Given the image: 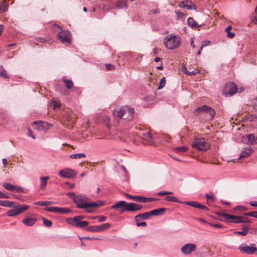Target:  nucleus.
I'll return each mask as SVG.
<instances>
[{
    "instance_id": "nucleus-1",
    "label": "nucleus",
    "mask_w": 257,
    "mask_h": 257,
    "mask_svg": "<svg viewBox=\"0 0 257 257\" xmlns=\"http://www.w3.org/2000/svg\"><path fill=\"white\" fill-rule=\"evenodd\" d=\"M113 113L115 118L130 121L133 119L135 112L134 108L125 105L114 109Z\"/></svg>"
},
{
    "instance_id": "nucleus-2",
    "label": "nucleus",
    "mask_w": 257,
    "mask_h": 257,
    "mask_svg": "<svg viewBox=\"0 0 257 257\" xmlns=\"http://www.w3.org/2000/svg\"><path fill=\"white\" fill-rule=\"evenodd\" d=\"M112 209L119 208L120 210V213H123L125 211L135 212L141 210L143 206L141 204L133 202H126L125 201H119L111 206Z\"/></svg>"
},
{
    "instance_id": "nucleus-3",
    "label": "nucleus",
    "mask_w": 257,
    "mask_h": 257,
    "mask_svg": "<svg viewBox=\"0 0 257 257\" xmlns=\"http://www.w3.org/2000/svg\"><path fill=\"white\" fill-rule=\"evenodd\" d=\"M167 201L176 202L178 203H184L185 204L191 206L193 207L201 209L203 210H208V208L205 205H203L197 201H185L184 203L180 201L177 197L172 196H167L165 197Z\"/></svg>"
},
{
    "instance_id": "nucleus-4",
    "label": "nucleus",
    "mask_w": 257,
    "mask_h": 257,
    "mask_svg": "<svg viewBox=\"0 0 257 257\" xmlns=\"http://www.w3.org/2000/svg\"><path fill=\"white\" fill-rule=\"evenodd\" d=\"M181 39L179 36L175 35H168L166 37L164 40V45L169 49H176L179 47Z\"/></svg>"
},
{
    "instance_id": "nucleus-5",
    "label": "nucleus",
    "mask_w": 257,
    "mask_h": 257,
    "mask_svg": "<svg viewBox=\"0 0 257 257\" xmlns=\"http://www.w3.org/2000/svg\"><path fill=\"white\" fill-rule=\"evenodd\" d=\"M193 147L200 151H206L209 148V144L204 138L196 139L192 144Z\"/></svg>"
},
{
    "instance_id": "nucleus-6",
    "label": "nucleus",
    "mask_w": 257,
    "mask_h": 257,
    "mask_svg": "<svg viewBox=\"0 0 257 257\" xmlns=\"http://www.w3.org/2000/svg\"><path fill=\"white\" fill-rule=\"evenodd\" d=\"M238 249L242 253L247 254H252L255 251L257 252V248L254 243H251L248 245L245 243H242L239 245Z\"/></svg>"
},
{
    "instance_id": "nucleus-7",
    "label": "nucleus",
    "mask_w": 257,
    "mask_h": 257,
    "mask_svg": "<svg viewBox=\"0 0 257 257\" xmlns=\"http://www.w3.org/2000/svg\"><path fill=\"white\" fill-rule=\"evenodd\" d=\"M71 33L67 30H62L57 34V37L65 45H70L71 43Z\"/></svg>"
},
{
    "instance_id": "nucleus-8",
    "label": "nucleus",
    "mask_w": 257,
    "mask_h": 257,
    "mask_svg": "<svg viewBox=\"0 0 257 257\" xmlns=\"http://www.w3.org/2000/svg\"><path fill=\"white\" fill-rule=\"evenodd\" d=\"M17 205L18 204L17 203ZM14 208L13 209H10L7 212V215L9 216H14L17 215H18L27 210L29 206L27 205H17L13 206Z\"/></svg>"
},
{
    "instance_id": "nucleus-9",
    "label": "nucleus",
    "mask_w": 257,
    "mask_h": 257,
    "mask_svg": "<svg viewBox=\"0 0 257 257\" xmlns=\"http://www.w3.org/2000/svg\"><path fill=\"white\" fill-rule=\"evenodd\" d=\"M237 85L232 82H229L225 84L223 92L226 96H231L237 92Z\"/></svg>"
},
{
    "instance_id": "nucleus-10",
    "label": "nucleus",
    "mask_w": 257,
    "mask_h": 257,
    "mask_svg": "<svg viewBox=\"0 0 257 257\" xmlns=\"http://www.w3.org/2000/svg\"><path fill=\"white\" fill-rule=\"evenodd\" d=\"M32 126L34 128L39 131L47 130L52 127L51 124L50 123L42 121L39 122L35 121L33 122Z\"/></svg>"
},
{
    "instance_id": "nucleus-11",
    "label": "nucleus",
    "mask_w": 257,
    "mask_h": 257,
    "mask_svg": "<svg viewBox=\"0 0 257 257\" xmlns=\"http://www.w3.org/2000/svg\"><path fill=\"white\" fill-rule=\"evenodd\" d=\"M196 249V244L192 243H186L181 248V252L185 255L190 254Z\"/></svg>"
},
{
    "instance_id": "nucleus-12",
    "label": "nucleus",
    "mask_w": 257,
    "mask_h": 257,
    "mask_svg": "<svg viewBox=\"0 0 257 257\" xmlns=\"http://www.w3.org/2000/svg\"><path fill=\"white\" fill-rule=\"evenodd\" d=\"M67 195L73 199L74 203L76 204L77 207L78 208H80L78 207L79 205L86 203V202H83V196L81 195H76L74 192H68L67 193Z\"/></svg>"
},
{
    "instance_id": "nucleus-13",
    "label": "nucleus",
    "mask_w": 257,
    "mask_h": 257,
    "mask_svg": "<svg viewBox=\"0 0 257 257\" xmlns=\"http://www.w3.org/2000/svg\"><path fill=\"white\" fill-rule=\"evenodd\" d=\"M59 174L61 177L67 178H72L76 175V172L74 170L69 168L61 170Z\"/></svg>"
},
{
    "instance_id": "nucleus-14",
    "label": "nucleus",
    "mask_w": 257,
    "mask_h": 257,
    "mask_svg": "<svg viewBox=\"0 0 257 257\" xmlns=\"http://www.w3.org/2000/svg\"><path fill=\"white\" fill-rule=\"evenodd\" d=\"M242 141L243 143L253 145L255 144V136L253 134H250L248 135H246L242 138Z\"/></svg>"
},
{
    "instance_id": "nucleus-15",
    "label": "nucleus",
    "mask_w": 257,
    "mask_h": 257,
    "mask_svg": "<svg viewBox=\"0 0 257 257\" xmlns=\"http://www.w3.org/2000/svg\"><path fill=\"white\" fill-rule=\"evenodd\" d=\"M142 138L144 141H146V144H152L154 142V139L153 138L152 135L149 132L143 133Z\"/></svg>"
},
{
    "instance_id": "nucleus-16",
    "label": "nucleus",
    "mask_w": 257,
    "mask_h": 257,
    "mask_svg": "<svg viewBox=\"0 0 257 257\" xmlns=\"http://www.w3.org/2000/svg\"><path fill=\"white\" fill-rule=\"evenodd\" d=\"M37 221V218L34 216L26 218L22 220V222L27 226H33Z\"/></svg>"
},
{
    "instance_id": "nucleus-17",
    "label": "nucleus",
    "mask_w": 257,
    "mask_h": 257,
    "mask_svg": "<svg viewBox=\"0 0 257 257\" xmlns=\"http://www.w3.org/2000/svg\"><path fill=\"white\" fill-rule=\"evenodd\" d=\"M252 152V148L251 147L244 148L240 154L239 159L246 158L249 156Z\"/></svg>"
},
{
    "instance_id": "nucleus-18",
    "label": "nucleus",
    "mask_w": 257,
    "mask_h": 257,
    "mask_svg": "<svg viewBox=\"0 0 257 257\" xmlns=\"http://www.w3.org/2000/svg\"><path fill=\"white\" fill-rule=\"evenodd\" d=\"M241 216L229 214L228 220L227 221L229 223H241Z\"/></svg>"
},
{
    "instance_id": "nucleus-19",
    "label": "nucleus",
    "mask_w": 257,
    "mask_h": 257,
    "mask_svg": "<svg viewBox=\"0 0 257 257\" xmlns=\"http://www.w3.org/2000/svg\"><path fill=\"white\" fill-rule=\"evenodd\" d=\"M104 205L103 203H102L101 204H97L95 202H93L92 203H87L86 202V203H84L83 204H81L79 205V207L80 208H87L88 207H98L100 206H103Z\"/></svg>"
},
{
    "instance_id": "nucleus-20",
    "label": "nucleus",
    "mask_w": 257,
    "mask_h": 257,
    "mask_svg": "<svg viewBox=\"0 0 257 257\" xmlns=\"http://www.w3.org/2000/svg\"><path fill=\"white\" fill-rule=\"evenodd\" d=\"M187 24L190 27L195 29H199L202 26V24L199 25L192 17L188 19Z\"/></svg>"
},
{
    "instance_id": "nucleus-21",
    "label": "nucleus",
    "mask_w": 257,
    "mask_h": 257,
    "mask_svg": "<svg viewBox=\"0 0 257 257\" xmlns=\"http://www.w3.org/2000/svg\"><path fill=\"white\" fill-rule=\"evenodd\" d=\"M166 210V208H158L150 211L149 213L150 214L151 216H159L164 214Z\"/></svg>"
},
{
    "instance_id": "nucleus-22",
    "label": "nucleus",
    "mask_w": 257,
    "mask_h": 257,
    "mask_svg": "<svg viewBox=\"0 0 257 257\" xmlns=\"http://www.w3.org/2000/svg\"><path fill=\"white\" fill-rule=\"evenodd\" d=\"M63 83L65 84L66 88L68 89H72L73 91H76L78 90V88L73 87V83L72 80L65 79L63 80Z\"/></svg>"
},
{
    "instance_id": "nucleus-23",
    "label": "nucleus",
    "mask_w": 257,
    "mask_h": 257,
    "mask_svg": "<svg viewBox=\"0 0 257 257\" xmlns=\"http://www.w3.org/2000/svg\"><path fill=\"white\" fill-rule=\"evenodd\" d=\"M151 217V215L149 212H145L142 214H139L136 216V221H140V220H146L149 218Z\"/></svg>"
},
{
    "instance_id": "nucleus-24",
    "label": "nucleus",
    "mask_w": 257,
    "mask_h": 257,
    "mask_svg": "<svg viewBox=\"0 0 257 257\" xmlns=\"http://www.w3.org/2000/svg\"><path fill=\"white\" fill-rule=\"evenodd\" d=\"M17 204V202L11 201L9 200H0V206L7 207H12L14 205Z\"/></svg>"
},
{
    "instance_id": "nucleus-25",
    "label": "nucleus",
    "mask_w": 257,
    "mask_h": 257,
    "mask_svg": "<svg viewBox=\"0 0 257 257\" xmlns=\"http://www.w3.org/2000/svg\"><path fill=\"white\" fill-rule=\"evenodd\" d=\"M84 218V216L83 215H78L74 217L73 218H68L66 221L68 223H73L74 222H76L81 221V220L83 219Z\"/></svg>"
},
{
    "instance_id": "nucleus-26",
    "label": "nucleus",
    "mask_w": 257,
    "mask_h": 257,
    "mask_svg": "<svg viewBox=\"0 0 257 257\" xmlns=\"http://www.w3.org/2000/svg\"><path fill=\"white\" fill-rule=\"evenodd\" d=\"M88 222L87 221H80L74 222L73 223H69L76 227L84 228L88 225Z\"/></svg>"
},
{
    "instance_id": "nucleus-27",
    "label": "nucleus",
    "mask_w": 257,
    "mask_h": 257,
    "mask_svg": "<svg viewBox=\"0 0 257 257\" xmlns=\"http://www.w3.org/2000/svg\"><path fill=\"white\" fill-rule=\"evenodd\" d=\"M126 196L128 198L133 199V200L140 202V203H144V197L141 196H133L130 195L128 194H126Z\"/></svg>"
},
{
    "instance_id": "nucleus-28",
    "label": "nucleus",
    "mask_w": 257,
    "mask_h": 257,
    "mask_svg": "<svg viewBox=\"0 0 257 257\" xmlns=\"http://www.w3.org/2000/svg\"><path fill=\"white\" fill-rule=\"evenodd\" d=\"M181 5V7L186 8L188 10L196 9L195 6L192 3L188 1L182 2Z\"/></svg>"
},
{
    "instance_id": "nucleus-29",
    "label": "nucleus",
    "mask_w": 257,
    "mask_h": 257,
    "mask_svg": "<svg viewBox=\"0 0 257 257\" xmlns=\"http://www.w3.org/2000/svg\"><path fill=\"white\" fill-rule=\"evenodd\" d=\"M49 179V176H45L40 177L41 184L40 188L41 190H44L47 185V181Z\"/></svg>"
},
{
    "instance_id": "nucleus-30",
    "label": "nucleus",
    "mask_w": 257,
    "mask_h": 257,
    "mask_svg": "<svg viewBox=\"0 0 257 257\" xmlns=\"http://www.w3.org/2000/svg\"><path fill=\"white\" fill-rule=\"evenodd\" d=\"M209 106L206 105H203L201 106L197 107L195 109V112L197 114L205 112L206 113L208 111V108Z\"/></svg>"
},
{
    "instance_id": "nucleus-31",
    "label": "nucleus",
    "mask_w": 257,
    "mask_h": 257,
    "mask_svg": "<svg viewBox=\"0 0 257 257\" xmlns=\"http://www.w3.org/2000/svg\"><path fill=\"white\" fill-rule=\"evenodd\" d=\"M182 71L184 73H185V74H187L188 75H190V76L195 75V74H196L197 73L199 72V71L198 70H197V69H195V70H193L192 71H188L187 70V68L186 67H185V66H183V67H182Z\"/></svg>"
},
{
    "instance_id": "nucleus-32",
    "label": "nucleus",
    "mask_w": 257,
    "mask_h": 257,
    "mask_svg": "<svg viewBox=\"0 0 257 257\" xmlns=\"http://www.w3.org/2000/svg\"><path fill=\"white\" fill-rule=\"evenodd\" d=\"M115 6L118 9H123L127 7L125 0H119L116 3Z\"/></svg>"
},
{
    "instance_id": "nucleus-33",
    "label": "nucleus",
    "mask_w": 257,
    "mask_h": 257,
    "mask_svg": "<svg viewBox=\"0 0 257 257\" xmlns=\"http://www.w3.org/2000/svg\"><path fill=\"white\" fill-rule=\"evenodd\" d=\"M206 113L208 114L210 119H213L215 115V111L213 108L209 106L208 108V111L206 112Z\"/></svg>"
},
{
    "instance_id": "nucleus-34",
    "label": "nucleus",
    "mask_w": 257,
    "mask_h": 257,
    "mask_svg": "<svg viewBox=\"0 0 257 257\" xmlns=\"http://www.w3.org/2000/svg\"><path fill=\"white\" fill-rule=\"evenodd\" d=\"M0 76L4 78H9V76L3 66H0Z\"/></svg>"
},
{
    "instance_id": "nucleus-35",
    "label": "nucleus",
    "mask_w": 257,
    "mask_h": 257,
    "mask_svg": "<svg viewBox=\"0 0 257 257\" xmlns=\"http://www.w3.org/2000/svg\"><path fill=\"white\" fill-rule=\"evenodd\" d=\"M86 230L90 232H99L98 226H89L86 228Z\"/></svg>"
},
{
    "instance_id": "nucleus-36",
    "label": "nucleus",
    "mask_w": 257,
    "mask_h": 257,
    "mask_svg": "<svg viewBox=\"0 0 257 257\" xmlns=\"http://www.w3.org/2000/svg\"><path fill=\"white\" fill-rule=\"evenodd\" d=\"M85 157L86 155L84 153L72 154L70 156V158L72 159H78L81 158H84Z\"/></svg>"
},
{
    "instance_id": "nucleus-37",
    "label": "nucleus",
    "mask_w": 257,
    "mask_h": 257,
    "mask_svg": "<svg viewBox=\"0 0 257 257\" xmlns=\"http://www.w3.org/2000/svg\"><path fill=\"white\" fill-rule=\"evenodd\" d=\"M72 212V210L68 208L59 207V213L65 214Z\"/></svg>"
},
{
    "instance_id": "nucleus-38",
    "label": "nucleus",
    "mask_w": 257,
    "mask_h": 257,
    "mask_svg": "<svg viewBox=\"0 0 257 257\" xmlns=\"http://www.w3.org/2000/svg\"><path fill=\"white\" fill-rule=\"evenodd\" d=\"M3 186L7 190L9 191H14V186L15 185H12V184L9 183H4L3 184Z\"/></svg>"
},
{
    "instance_id": "nucleus-39",
    "label": "nucleus",
    "mask_w": 257,
    "mask_h": 257,
    "mask_svg": "<svg viewBox=\"0 0 257 257\" xmlns=\"http://www.w3.org/2000/svg\"><path fill=\"white\" fill-rule=\"evenodd\" d=\"M45 210L51 212L58 213L59 207H47L45 208Z\"/></svg>"
},
{
    "instance_id": "nucleus-40",
    "label": "nucleus",
    "mask_w": 257,
    "mask_h": 257,
    "mask_svg": "<svg viewBox=\"0 0 257 257\" xmlns=\"http://www.w3.org/2000/svg\"><path fill=\"white\" fill-rule=\"evenodd\" d=\"M35 205L46 206L50 205V203H49L48 201H39L34 203Z\"/></svg>"
},
{
    "instance_id": "nucleus-41",
    "label": "nucleus",
    "mask_w": 257,
    "mask_h": 257,
    "mask_svg": "<svg viewBox=\"0 0 257 257\" xmlns=\"http://www.w3.org/2000/svg\"><path fill=\"white\" fill-rule=\"evenodd\" d=\"M110 226V225L108 223H105L101 225H99L98 226L99 231V232L103 231L104 230L108 228Z\"/></svg>"
},
{
    "instance_id": "nucleus-42",
    "label": "nucleus",
    "mask_w": 257,
    "mask_h": 257,
    "mask_svg": "<svg viewBox=\"0 0 257 257\" xmlns=\"http://www.w3.org/2000/svg\"><path fill=\"white\" fill-rule=\"evenodd\" d=\"M211 43V41H208V40H206V41H203L202 42V45H201V46L200 48V50L198 52V54L199 55L201 53V51L203 48V47H206L208 45H209Z\"/></svg>"
},
{
    "instance_id": "nucleus-43",
    "label": "nucleus",
    "mask_w": 257,
    "mask_h": 257,
    "mask_svg": "<svg viewBox=\"0 0 257 257\" xmlns=\"http://www.w3.org/2000/svg\"><path fill=\"white\" fill-rule=\"evenodd\" d=\"M42 220L43 221V223L45 226L47 227H51L52 225V222L51 220H48L44 217H42Z\"/></svg>"
},
{
    "instance_id": "nucleus-44",
    "label": "nucleus",
    "mask_w": 257,
    "mask_h": 257,
    "mask_svg": "<svg viewBox=\"0 0 257 257\" xmlns=\"http://www.w3.org/2000/svg\"><path fill=\"white\" fill-rule=\"evenodd\" d=\"M216 214L219 216L224 217L226 221H228V216L229 215V214L225 213L221 211H217L216 212Z\"/></svg>"
},
{
    "instance_id": "nucleus-45",
    "label": "nucleus",
    "mask_w": 257,
    "mask_h": 257,
    "mask_svg": "<svg viewBox=\"0 0 257 257\" xmlns=\"http://www.w3.org/2000/svg\"><path fill=\"white\" fill-rule=\"evenodd\" d=\"M166 81V78L163 77L160 82V84L158 88V89H161L165 86Z\"/></svg>"
},
{
    "instance_id": "nucleus-46",
    "label": "nucleus",
    "mask_w": 257,
    "mask_h": 257,
    "mask_svg": "<svg viewBox=\"0 0 257 257\" xmlns=\"http://www.w3.org/2000/svg\"><path fill=\"white\" fill-rule=\"evenodd\" d=\"M209 225L218 228H223L224 226L221 223H207Z\"/></svg>"
},
{
    "instance_id": "nucleus-47",
    "label": "nucleus",
    "mask_w": 257,
    "mask_h": 257,
    "mask_svg": "<svg viewBox=\"0 0 257 257\" xmlns=\"http://www.w3.org/2000/svg\"><path fill=\"white\" fill-rule=\"evenodd\" d=\"M250 225L249 224H242L241 225L242 230H245L247 234L249 233Z\"/></svg>"
},
{
    "instance_id": "nucleus-48",
    "label": "nucleus",
    "mask_w": 257,
    "mask_h": 257,
    "mask_svg": "<svg viewBox=\"0 0 257 257\" xmlns=\"http://www.w3.org/2000/svg\"><path fill=\"white\" fill-rule=\"evenodd\" d=\"M234 233L238 235H241L243 236H245L247 235V233H246L245 230H241V231H236L234 232Z\"/></svg>"
},
{
    "instance_id": "nucleus-49",
    "label": "nucleus",
    "mask_w": 257,
    "mask_h": 257,
    "mask_svg": "<svg viewBox=\"0 0 257 257\" xmlns=\"http://www.w3.org/2000/svg\"><path fill=\"white\" fill-rule=\"evenodd\" d=\"M8 9V6L6 5L5 2H3L1 5H0V10L1 12H5Z\"/></svg>"
},
{
    "instance_id": "nucleus-50",
    "label": "nucleus",
    "mask_w": 257,
    "mask_h": 257,
    "mask_svg": "<svg viewBox=\"0 0 257 257\" xmlns=\"http://www.w3.org/2000/svg\"><path fill=\"white\" fill-rule=\"evenodd\" d=\"M173 192L167 191H160L157 193L158 195H170L172 194Z\"/></svg>"
},
{
    "instance_id": "nucleus-51",
    "label": "nucleus",
    "mask_w": 257,
    "mask_h": 257,
    "mask_svg": "<svg viewBox=\"0 0 257 257\" xmlns=\"http://www.w3.org/2000/svg\"><path fill=\"white\" fill-rule=\"evenodd\" d=\"M233 210L234 211L238 210V211H242L246 210V207L242 206H237L233 208Z\"/></svg>"
},
{
    "instance_id": "nucleus-52",
    "label": "nucleus",
    "mask_w": 257,
    "mask_h": 257,
    "mask_svg": "<svg viewBox=\"0 0 257 257\" xmlns=\"http://www.w3.org/2000/svg\"><path fill=\"white\" fill-rule=\"evenodd\" d=\"M176 150L177 152H185L187 151V148L186 147H177L176 149Z\"/></svg>"
},
{
    "instance_id": "nucleus-53",
    "label": "nucleus",
    "mask_w": 257,
    "mask_h": 257,
    "mask_svg": "<svg viewBox=\"0 0 257 257\" xmlns=\"http://www.w3.org/2000/svg\"><path fill=\"white\" fill-rule=\"evenodd\" d=\"M252 106L255 110H257V97L252 100Z\"/></svg>"
},
{
    "instance_id": "nucleus-54",
    "label": "nucleus",
    "mask_w": 257,
    "mask_h": 257,
    "mask_svg": "<svg viewBox=\"0 0 257 257\" xmlns=\"http://www.w3.org/2000/svg\"><path fill=\"white\" fill-rule=\"evenodd\" d=\"M241 223H251V221H250L249 219H248L247 218H245L244 216H241Z\"/></svg>"
},
{
    "instance_id": "nucleus-55",
    "label": "nucleus",
    "mask_w": 257,
    "mask_h": 257,
    "mask_svg": "<svg viewBox=\"0 0 257 257\" xmlns=\"http://www.w3.org/2000/svg\"><path fill=\"white\" fill-rule=\"evenodd\" d=\"M105 68L107 70H113L115 68V67L110 64H105Z\"/></svg>"
},
{
    "instance_id": "nucleus-56",
    "label": "nucleus",
    "mask_w": 257,
    "mask_h": 257,
    "mask_svg": "<svg viewBox=\"0 0 257 257\" xmlns=\"http://www.w3.org/2000/svg\"><path fill=\"white\" fill-rule=\"evenodd\" d=\"M14 190H16L18 192L22 193L24 192V189L23 188L20 186H14Z\"/></svg>"
},
{
    "instance_id": "nucleus-57",
    "label": "nucleus",
    "mask_w": 257,
    "mask_h": 257,
    "mask_svg": "<svg viewBox=\"0 0 257 257\" xmlns=\"http://www.w3.org/2000/svg\"><path fill=\"white\" fill-rule=\"evenodd\" d=\"M144 203H146L154 201L156 200V199L154 198H147L144 197Z\"/></svg>"
},
{
    "instance_id": "nucleus-58",
    "label": "nucleus",
    "mask_w": 257,
    "mask_h": 257,
    "mask_svg": "<svg viewBox=\"0 0 257 257\" xmlns=\"http://www.w3.org/2000/svg\"><path fill=\"white\" fill-rule=\"evenodd\" d=\"M137 226H146L147 223L145 221L139 222V221H136Z\"/></svg>"
},
{
    "instance_id": "nucleus-59",
    "label": "nucleus",
    "mask_w": 257,
    "mask_h": 257,
    "mask_svg": "<svg viewBox=\"0 0 257 257\" xmlns=\"http://www.w3.org/2000/svg\"><path fill=\"white\" fill-rule=\"evenodd\" d=\"M255 211H251L243 214L244 216H252L254 217Z\"/></svg>"
},
{
    "instance_id": "nucleus-60",
    "label": "nucleus",
    "mask_w": 257,
    "mask_h": 257,
    "mask_svg": "<svg viewBox=\"0 0 257 257\" xmlns=\"http://www.w3.org/2000/svg\"><path fill=\"white\" fill-rule=\"evenodd\" d=\"M249 232L252 234H256L257 233V229L255 228H251L250 227Z\"/></svg>"
},
{
    "instance_id": "nucleus-61",
    "label": "nucleus",
    "mask_w": 257,
    "mask_h": 257,
    "mask_svg": "<svg viewBox=\"0 0 257 257\" xmlns=\"http://www.w3.org/2000/svg\"><path fill=\"white\" fill-rule=\"evenodd\" d=\"M0 198L7 199L9 198V196L4 193L0 191Z\"/></svg>"
},
{
    "instance_id": "nucleus-62",
    "label": "nucleus",
    "mask_w": 257,
    "mask_h": 257,
    "mask_svg": "<svg viewBox=\"0 0 257 257\" xmlns=\"http://www.w3.org/2000/svg\"><path fill=\"white\" fill-rule=\"evenodd\" d=\"M51 105L53 106L54 109H55L57 107L58 108L60 106V105L58 103H57V102L55 101H53L52 102Z\"/></svg>"
},
{
    "instance_id": "nucleus-63",
    "label": "nucleus",
    "mask_w": 257,
    "mask_h": 257,
    "mask_svg": "<svg viewBox=\"0 0 257 257\" xmlns=\"http://www.w3.org/2000/svg\"><path fill=\"white\" fill-rule=\"evenodd\" d=\"M205 196L207 199H209L211 201H214L215 200V198L213 195H210L208 194H206Z\"/></svg>"
},
{
    "instance_id": "nucleus-64",
    "label": "nucleus",
    "mask_w": 257,
    "mask_h": 257,
    "mask_svg": "<svg viewBox=\"0 0 257 257\" xmlns=\"http://www.w3.org/2000/svg\"><path fill=\"white\" fill-rule=\"evenodd\" d=\"M235 36V34L234 33H231L230 32H228V33H227V36L228 38H233Z\"/></svg>"
}]
</instances>
